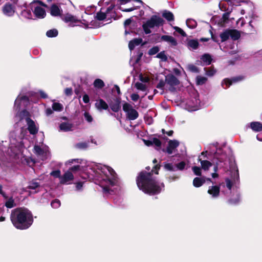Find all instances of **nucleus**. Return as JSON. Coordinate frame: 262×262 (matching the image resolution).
<instances>
[{
  "mask_svg": "<svg viewBox=\"0 0 262 262\" xmlns=\"http://www.w3.org/2000/svg\"><path fill=\"white\" fill-rule=\"evenodd\" d=\"M136 181L138 188L144 193L149 194L159 193L164 188L163 183L157 180L151 172H141Z\"/></svg>",
  "mask_w": 262,
  "mask_h": 262,
  "instance_id": "obj_1",
  "label": "nucleus"
},
{
  "mask_svg": "<svg viewBox=\"0 0 262 262\" xmlns=\"http://www.w3.org/2000/svg\"><path fill=\"white\" fill-rule=\"evenodd\" d=\"M11 221L15 228L24 230L28 228L33 223L31 212L25 208L13 210L11 214Z\"/></svg>",
  "mask_w": 262,
  "mask_h": 262,
  "instance_id": "obj_2",
  "label": "nucleus"
},
{
  "mask_svg": "<svg viewBox=\"0 0 262 262\" xmlns=\"http://www.w3.org/2000/svg\"><path fill=\"white\" fill-rule=\"evenodd\" d=\"M98 170V173L100 175L99 179L103 191L105 193H110V191L114 190L112 187L117 183L116 173L111 167L106 165L100 166Z\"/></svg>",
  "mask_w": 262,
  "mask_h": 262,
  "instance_id": "obj_3",
  "label": "nucleus"
},
{
  "mask_svg": "<svg viewBox=\"0 0 262 262\" xmlns=\"http://www.w3.org/2000/svg\"><path fill=\"white\" fill-rule=\"evenodd\" d=\"M15 118L16 120L19 119L18 124H21L24 121L27 124L28 130L31 134L35 135L38 132V126L29 118V113L27 111L24 110L19 114H17Z\"/></svg>",
  "mask_w": 262,
  "mask_h": 262,
  "instance_id": "obj_4",
  "label": "nucleus"
},
{
  "mask_svg": "<svg viewBox=\"0 0 262 262\" xmlns=\"http://www.w3.org/2000/svg\"><path fill=\"white\" fill-rule=\"evenodd\" d=\"M164 20V19L156 15H154L151 16L150 18L146 21V22L143 24L142 28L146 34H148L151 33L150 28H153L155 27H160L163 25Z\"/></svg>",
  "mask_w": 262,
  "mask_h": 262,
  "instance_id": "obj_5",
  "label": "nucleus"
},
{
  "mask_svg": "<svg viewBox=\"0 0 262 262\" xmlns=\"http://www.w3.org/2000/svg\"><path fill=\"white\" fill-rule=\"evenodd\" d=\"M122 108L128 120H134L138 117L139 114L138 112L130 104L127 103H124L123 105Z\"/></svg>",
  "mask_w": 262,
  "mask_h": 262,
  "instance_id": "obj_6",
  "label": "nucleus"
},
{
  "mask_svg": "<svg viewBox=\"0 0 262 262\" xmlns=\"http://www.w3.org/2000/svg\"><path fill=\"white\" fill-rule=\"evenodd\" d=\"M24 147L25 145V141L23 140L21 141L18 145H16L14 144V143L12 142V140H11V146L10 147V151L9 150L8 151V154L12 156L14 155V156H16L19 154V152H22V148Z\"/></svg>",
  "mask_w": 262,
  "mask_h": 262,
  "instance_id": "obj_7",
  "label": "nucleus"
},
{
  "mask_svg": "<svg viewBox=\"0 0 262 262\" xmlns=\"http://www.w3.org/2000/svg\"><path fill=\"white\" fill-rule=\"evenodd\" d=\"M62 19L65 23H70L69 26L73 27L74 26H81L78 23L81 24V21L80 19L77 18L75 16L72 15L71 14L67 13L66 15L62 18Z\"/></svg>",
  "mask_w": 262,
  "mask_h": 262,
  "instance_id": "obj_8",
  "label": "nucleus"
},
{
  "mask_svg": "<svg viewBox=\"0 0 262 262\" xmlns=\"http://www.w3.org/2000/svg\"><path fill=\"white\" fill-rule=\"evenodd\" d=\"M34 153L42 160L46 159L48 155L47 147L41 145V147L35 145L34 147Z\"/></svg>",
  "mask_w": 262,
  "mask_h": 262,
  "instance_id": "obj_9",
  "label": "nucleus"
},
{
  "mask_svg": "<svg viewBox=\"0 0 262 262\" xmlns=\"http://www.w3.org/2000/svg\"><path fill=\"white\" fill-rule=\"evenodd\" d=\"M74 177L73 173L71 171L67 170L60 178V183L61 184L68 185L71 184L74 180Z\"/></svg>",
  "mask_w": 262,
  "mask_h": 262,
  "instance_id": "obj_10",
  "label": "nucleus"
},
{
  "mask_svg": "<svg viewBox=\"0 0 262 262\" xmlns=\"http://www.w3.org/2000/svg\"><path fill=\"white\" fill-rule=\"evenodd\" d=\"M28 103L29 100L27 96L19 95L15 100L14 108L19 110L21 106H26Z\"/></svg>",
  "mask_w": 262,
  "mask_h": 262,
  "instance_id": "obj_11",
  "label": "nucleus"
},
{
  "mask_svg": "<svg viewBox=\"0 0 262 262\" xmlns=\"http://www.w3.org/2000/svg\"><path fill=\"white\" fill-rule=\"evenodd\" d=\"M2 11L5 15L12 16L15 11V6L13 4L6 3L3 7Z\"/></svg>",
  "mask_w": 262,
  "mask_h": 262,
  "instance_id": "obj_12",
  "label": "nucleus"
},
{
  "mask_svg": "<svg viewBox=\"0 0 262 262\" xmlns=\"http://www.w3.org/2000/svg\"><path fill=\"white\" fill-rule=\"evenodd\" d=\"M166 84L169 85V89L172 91L174 90V86L179 83V81L172 74L167 75L165 77Z\"/></svg>",
  "mask_w": 262,
  "mask_h": 262,
  "instance_id": "obj_13",
  "label": "nucleus"
},
{
  "mask_svg": "<svg viewBox=\"0 0 262 262\" xmlns=\"http://www.w3.org/2000/svg\"><path fill=\"white\" fill-rule=\"evenodd\" d=\"M179 142L176 140H170L168 142L166 151L168 154H171L174 151V149L179 146Z\"/></svg>",
  "mask_w": 262,
  "mask_h": 262,
  "instance_id": "obj_14",
  "label": "nucleus"
},
{
  "mask_svg": "<svg viewBox=\"0 0 262 262\" xmlns=\"http://www.w3.org/2000/svg\"><path fill=\"white\" fill-rule=\"evenodd\" d=\"M243 79V77H237L232 78V79H225L222 82V85L224 89H227L230 85L233 82H238L242 80Z\"/></svg>",
  "mask_w": 262,
  "mask_h": 262,
  "instance_id": "obj_15",
  "label": "nucleus"
},
{
  "mask_svg": "<svg viewBox=\"0 0 262 262\" xmlns=\"http://www.w3.org/2000/svg\"><path fill=\"white\" fill-rule=\"evenodd\" d=\"M220 189L217 186H212L209 187L207 191L212 198H216L219 196Z\"/></svg>",
  "mask_w": 262,
  "mask_h": 262,
  "instance_id": "obj_16",
  "label": "nucleus"
},
{
  "mask_svg": "<svg viewBox=\"0 0 262 262\" xmlns=\"http://www.w3.org/2000/svg\"><path fill=\"white\" fill-rule=\"evenodd\" d=\"M62 10L60 9L59 7L55 4L51 5L50 8V13L53 16H60L62 12Z\"/></svg>",
  "mask_w": 262,
  "mask_h": 262,
  "instance_id": "obj_17",
  "label": "nucleus"
},
{
  "mask_svg": "<svg viewBox=\"0 0 262 262\" xmlns=\"http://www.w3.org/2000/svg\"><path fill=\"white\" fill-rule=\"evenodd\" d=\"M143 40L141 38H136L129 41L128 48L130 51L133 50L136 46H139L142 43Z\"/></svg>",
  "mask_w": 262,
  "mask_h": 262,
  "instance_id": "obj_18",
  "label": "nucleus"
},
{
  "mask_svg": "<svg viewBox=\"0 0 262 262\" xmlns=\"http://www.w3.org/2000/svg\"><path fill=\"white\" fill-rule=\"evenodd\" d=\"M34 13L37 17L41 18H44L46 15L45 10L39 6L35 8Z\"/></svg>",
  "mask_w": 262,
  "mask_h": 262,
  "instance_id": "obj_19",
  "label": "nucleus"
},
{
  "mask_svg": "<svg viewBox=\"0 0 262 262\" xmlns=\"http://www.w3.org/2000/svg\"><path fill=\"white\" fill-rule=\"evenodd\" d=\"M200 59L206 65H210L213 61H214L211 55L209 53H205L202 55L200 57Z\"/></svg>",
  "mask_w": 262,
  "mask_h": 262,
  "instance_id": "obj_20",
  "label": "nucleus"
},
{
  "mask_svg": "<svg viewBox=\"0 0 262 262\" xmlns=\"http://www.w3.org/2000/svg\"><path fill=\"white\" fill-rule=\"evenodd\" d=\"M96 107L99 111L107 110L108 107L107 104L102 99L97 100L95 103Z\"/></svg>",
  "mask_w": 262,
  "mask_h": 262,
  "instance_id": "obj_21",
  "label": "nucleus"
},
{
  "mask_svg": "<svg viewBox=\"0 0 262 262\" xmlns=\"http://www.w3.org/2000/svg\"><path fill=\"white\" fill-rule=\"evenodd\" d=\"M161 39L170 43L171 45L172 46H176L178 44L176 39L171 36L162 35L161 36Z\"/></svg>",
  "mask_w": 262,
  "mask_h": 262,
  "instance_id": "obj_22",
  "label": "nucleus"
},
{
  "mask_svg": "<svg viewBox=\"0 0 262 262\" xmlns=\"http://www.w3.org/2000/svg\"><path fill=\"white\" fill-rule=\"evenodd\" d=\"M72 124L69 122H62L59 125L60 130L62 132H69L72 130Z\"/></svg>",
  "mask_w": 262,
  "mask_h": 262,
  "instance_id": "obj_23",
  "label": "nucleus"
},
{
  "mask_svg": "<svg viewBox=\"0 0 262 262\" xmlns=\"http://www.w3.org/2000/svg\"><path fill=\"white\" fill-rule=\"evenodd\" d=\"M206 181L204 178L196 177L193 179V185L195 187H201Z\"/></svg>",
  "mask_w": 262,
  "mask_h": 262,
  "instance_id": "obj_24",
  "label": "nucleus"
},
{
  "mask_svg": "<svg viewBox=\"0 0 262 262\" xmlns=\"http://www.w3.org/2000/svg\"><path fill=\"white\" fill-rule=\"evenodd\" d=\"M251 129L254 132L262 131V124L259 122H253L250 123Z\"/></svg>",
  "mask_w": 262,
  "mask_h": 262,
  "instance_id": "obj_25",
  "label": "nucleus"
},
{
  "mask_svg": "<svg viewBox=\"0 0 262 262\" xmlns=\"http://www.w3.org/2000/svg\"><path fill=\"white\" fill-rule=\"evenodd\" d=\"M230 37L233 40H237L241 37V34L238 31L233 29H229Z\"/></svg>",
  "mask_w": 262,
  "mask_h": 262,
  "instance_id": "obj_26",
  "label": "nucleus"
},
{
  "mask_svg": "<svg viewBox=\"0 0 262 262\" xmlns=\"http://www.w3.org/2000/svg\"><path fill=\"white\" fill-rule=\"evenodd\" d=\"M162 16L169 21L174 20V15L173 13L170 11L167 10L164 11L162 13Z\"/></svg>",
  "mask_w": 262,
  "mask_h": 262,
  "instance_id": "obj_27",
  "label": "nucleus"
},
{
  "mask_svg": "<svg viewBox=\"0 0 262 262\" xmlns=\"http://www.w3.org/2000/svg\"><path fill=\"white\" fill-rule=\"evenodd\" d=\"M204 70L206 75L208 76H212L216 73V70L213 67H205Z\"/></svg>",
  "mask_w": 262,
  "mask_h": 262,
  "instance_id": "obj_28",
  "label": "nucleus"
},
{
  "mask_svg": "<svg viewBox=\"0 0 262 262\" xmlns=\"http://www.w3.org/2000/svg\"><path fill=\"white\" fill-rule=\"evenodd\" d=\"M220 36L221 38L222 42H224L227 40L230 37L229 29H227L223 32L221 33Z\"/></svg>",
  "mask_w": 262,
  "mask_h": 262,
  "instance_id": "obj_29",
  "label": "nucleus"
},
{
  "mask_svg": "<svg viewBox=\"0 0 262 262\" xmlns=\"http://www.w3.org/2000/svg\"><path fill=\"white\" fill-rule=\"evenodd\" d=\"M186 25L190 29H194L197 26L196 21L193 19H187L186 20Z\"/></svg>",
  "mask_w": 262,
  "mask_h": 262,
  "instance_id": "obj_30",
  "label": "nucleus"
},
{
  "mask_svg": "<svg viewBox=\"0 0 262 262\" xmlns=\"http://www.w3.org/2000/svg\"><path fill=\"white\" fill-rule=\"evenodd\" d=\"M199 43L197 40L191 39L188 42V46L193 50H196L198 48Z\"/></svg>",
  "mask_w": 262,
  "mask_h": 262,
  "instance_id": "obj_31",
  "label": "nucleus"
},
{
  "mask_svg": "<svg viewBox=\"0 0 262 262\" xmlns=\"http://www.w3.org/2000/svg\"><path fill=\"white\" fill-rule=\"evenodd\" d=\"M93 85L95 88L102 89L104 86V83L101 79H96L94 81Z\"/></svg>",
  "mask_w": 262,
  "mask_h": 262,
  "instance_id": "obj_32",
  "label": "nucleus"
},
{
  "mask_svg": "<svg viewBox=\"0 0 262 262\" xmlns=\"http://www.w3.org/2000/svg\"><path fill=\"white\" fill-rule=\"evenodd\" d=\"M58 34V30L56 29H53L47 31L46 35L48 37H55Z\"/></svg>",
  "mask_w": 262,
  "mask_h": 262,
  "instance_id": "obj_33",
  "label": "nucleus"
},
{
  "mask_svg": "<svg viewBox=\"0 0 262 262\" xmlns=\"http://www.w3.org/2000/svg\"><path fill=\"white\" fill-rule=\"evenodd\" d=\"M6 199H7L5 203V206L6 207L8 208H12L15 206V204L14 203V200L12 197L9 198H7Z\"/></svg>",
  "mask_w": 262,
  "mask_h": 262,
  "instance_id": "obj_34",
  "label": "nucleus"
},
{
  "mask_svg": "<svg viewBox=\"0 0 262 262\" xmlns=\"http://www.w3.org/2000/svg\"><path fill=\"white\" fill-rule=\"evenodd\" d=\"M63 106L62 104L58 102H54L52 104V109L54 111L61 112L63 110Z\"/></svg>",
  "mask_w": 262,
  "mask_h": 262,
  "instance_id": "obj_35",
  "label": "nucleus"
},
{
  "mask_svg": "<svg viewBox=\"0 0 262 262\" xmlns=\"http://www.w3.org/2000/svg\"><path fill=\"white\" fill-rule=\"evenodd\" d=\"M143 55V51H142L141 50H139L138 51L137 56L132 57V59H135V62H134L133 64H135L138 63L140 61Z\"/></svg>",
  "mask_w": 262,
  "mask_h": 262,
  "instance_id": "obj_36",
  "label": "nucleus"
},
{
  "mask_svg": "<svg viewBox=\"0 0 262 262\" xmlns=\"http://www.w3.org/2000/svg\"><path fill=\"white\" fill-rule=\"evenodd\" d=\"M201 164L202 168L205 170H208L212 166V164L206 160L201 161Z\"/></svg>",
  "mask_w": 262,
  "mask_h": 262,
  "instance_id": "obj_37",
  "label": "nucleus"
},
{
  "mask_svg": "<svg viewBox=\"0 0 262 262\" xmlns=\"http://www.w3.org/2000/svg\"><path fill=\"white\" fill-rule=\"evenodd\" d=\"M107 13L105 12H102L101 11L97 13L96 18L97 20L102 21L104 20L107 16Z\"/></svg>",
  "mask_w": 262,
  "mask_h": 262,
  "instance_id": "obj_38",
  "label": "nucleus"
},
{
  "mask_svg": "<svg viewBox=\"0 0 262 262\" xmlns=\"http://www.w3.org/2000/svg\"><path fill=\"white\" fill-rule=\"evenodd\" d=\"M207 81V78L205 77L198 76L196 78V82L198 85H202Z\"/></svg>",
  "mask_w": 262,
  "mask_h": 262,
  "instance_id": "obj_39",
  "label": "nucleus"
},
{
  "mask_svg": "<svg viewBox=\"0 0 262 262\" xmlns=\"http://www.w3.org/2000/svg\"><path fill=\"white\" fill-rule=\"evenodd\" d=\"M135 87L139 90L145 91L146 89V86L145 84L138 82L135 84Z\"/></svg>",
  "mask_w": 262,
  "mask_h": 262,
  "instance_id": "obj_40",
  "label": "nucleus"
},
{
  "mask_svg": "<svg viewBox=\"0 0 262 262\" xmlns=\"http://www.w3.org/2000/svg\"><path fill=\"white\" fill-rule=\"evenodd\" d=\"M156 57L161 59L163 61H166L167 60V57L165 54V51H162L159 53L157 55Z\"/></svg>",
  "mask_w": 262,
  "mask_h": 262,
  "instance_id": "obj_41",
  "label": "nucleus"
},
{
  "mask_svg": "<svg viewBox=\"0 0 262 262\" xmlns=\"http://www.w3.org/2000/svg\"><path fill=\"white\" fill-rule=\"evenodd\" d=\"M159 51V48L158 46H155L150 49L148 51V54L154 55Z\"/></svg>",
  "mask_w": 262,
  "mask_h": 262,
  "instance_id": "obj_42",
  "label": "nucleus"
},
{
  "mask_svg": "<svg viewBox=\"0 0 262 262\" xmlns=\"http://www.w3.org/2000/svg\"><path fill=\"white\" fill-rule=\"evenodd\" d=\"M230 12H227L223 13L222 17L221 19V23H225L229 19Z\"/></svg>",
  "mask_w": 262,
  "mask_h": 262,
  "instance_id": "obj_43",
  "label": "nucleus"
},
{
  "mask_svg": "<svg viewBox=\"0 0 262 262\" xmlns=\"http://www.w3.org/2000/svg\"><path fill=\"white\" fill-rule=\"evenodd\" d=\"M21 14L23 16L27 18H31L32 17L31 12L30 10H24L22 11Z\"/></svg>",
  "mask_w": 262,
  "mask_h": 262,
  "instance_id": "obj_44",
  "label": "nucleus"
},
{
  "mask_svg": "<svg viewBox=\"0 0 262 262\" xmlns=\"http://www.w3.org/2000/svg\"><path fill=\"white\" fill-rule=\"evenodd\" d=\"M165 169L169 171H176V169L174 166L171 163H165L164 165Z\"/></svg>",
  "mask_w": 262,
  "mask_h": 262,
  "instance_id": "obj_45",
  "label": "nucleus"
},
{
  "mask_svg": "<svg viewBox=\"0 0 262 262\" xmlns=\"http://www.w3.org/2000/svg\"><path fill=\"white\" fill-rule=\"evenodd\" d=\"M173 28L175 30V31L176 32H177L178 33H179L180 34H181L182 36H183V37H186L187 34L183 31V29H182L181 28H180V27H177V26L173 27Z\"/></svg>",
  "mask_w": 262,
  "mask_h": 262,
  "instance_id": "obj_46",
  "label": "nucleus"
},
{
  "mask_svg": "<svg viewBox=\"0 0 262 262\" xmlns=\"http://www.w3.org/2000/svg\"><path fill=\"white\" fill-rule=\"evenodd\" d=\"M112 110L115 112H117L120 108V104L119 102H116L114 104L111 105Z\"/></svg>",
  "mask_w": 262,
  "mask_h": 262,
  "instance_id": "obj_47",
  "label": "nucleus"
},
{
  "mask_svg": "<svg viewBox=\"0 0 262 262\" xmlns=\"http://www.w3.org/2000/svg\"><path fill=\"white\" fill-rule=\"evenodd\" d=\"M186 164L184 162H181L176 165L175 167L177 170H182L184 169Z\"/></svg>",
  "mask_w": 262,
  "mask_h": 262,
  "instance_id": "obj_48",
  "label": "nucleus"
},
{
  "mask_svg": "<svg viewBox=\"0 0 262 262\" xmlns=\"http://www.w3.org/2000/svg\"><path fill=\"white\" fill-rule=\"evenodd\" d=\"M140 7V6H137V7H130L129 8L123 9L121 7H119V8L121 11H122L123 12H129L133 11L134 10L137 9L139 8Z\"/></svg>",
  "mask_w": 262,
  "mask_h": 262,
  "instance_id": "obj_49",
  "label": "nucleus"
},
{
  "mask_svg": "<svg viewBox=\"0 0 262 262\" xmlns=\"http://www.w3.org/2000/svg\"><path fill=\"white\" fill-rule=\"evenodd\" d=\"M51 206L54 208H57L60 206V202L58 200H55L51 203Z\"/></svg>",
  "mask_w": 262,
  "mask_h": 262,
  "instance_id": "obj_50",
  "label": "nucleus"
},
{
  "mask_svg": "<svg viewBox=\"0 0 262 262\" xmlns=\"http://www.w3.org/2000/svg\"><path fill=\"white\" fill-rule=\"evenodd\" d=\"M50 174L55 177V178H58L60 179V178H61V172L59 170H54L52 171L50 173Z\"/></svg>",
  "mask_w": 262,
  "mask_h": 262,
  "instance_id": "obj_51",
  "label": "nucleus"
},
{
  "mask_svg": "<svg viewBox=\"0 0 262 262\" xmlns=\"http://www.w3.org/2000/svg\"><path fill=\"white\" fill-rule=\"evenodd\" d=\"M192 170L195 175L199 176L201 175V169L200 167L194 166L192 167Z\"/></svg>",
  "mask_w": 262,
  "mask_h": 262,
  "instance_id": "obj_52",
  "label": "nucleus"
},
{
  "mask_svg": "<svg viewBox=\"0 0 262 262\" xmlns=\"http://www.w3.org/2000/svg\"><path fill=\"white\" fill-rule=\"evenodd\" d=\"M76 146L80 149H85L88 147L89 145L87 142H81L77 144Z\"/></svg>",
  "mask_w": 262,
  "mask_h": 262,
  "instance_id": "obj_53",
  "label": "nucleus"
},
{
  "mask_svg": "<svg viewBox=\"0 0 262 262\" xmlns=\"http://www.w3.org/2000/svg\"><path fill=\"white\" fill-rule=\"evenodd\" d=\"M39 186V184L35 181H32L30 183L29 188L30 189H35Z\"/></svg>",
  "mask_w": 262,
  "mask_h": 262,
  "instance_id": "obj_54",
  "label": "nucleus"
},
{
  "mask_svg": "<svg viewBox=\"0 0 262 262\" xmlns=\"http://www.w3.org/2000/svg\"><path fill=\"white\" fill-rule=\"evenodd\" d=\"M84 116L85 119L88 122H91L93 121V118L92 116L88 112H85L84 113Z\"/></svg>",
  "mask_w": 262,
  "mask_h": 262,
  "instance_id": "obj_55",
  "label": "nucleus"
},
{
  "mask_svg": "<svg viewBox=\"0 0 262 262\" xmlns=\"http://www.w3.org/2000/svg\"><path fill=\"white\" fill-rule=\"evenodd\" d=\"M115 1H115V0L114 2L112 1L111 5L106 9V10L105 12L107 14H108L115 8Z\"/></svg>",
  "mask_w": 262,
  "mask_h": 262,
  "instance_id": "obj_56",
  "label": "nucleus"
},
{
  "mask_svg": "<svg viewBox=\"0 0 262 262\" xmlns=\"http://www.w3.org/2000/svg\"><path fill=\"white\" fill-rule=\"evenodd\" d=\"M80 169V166L79 165H76L71 167L68 171H71V172H74L76 171L79 170Z\"/></svg>",
  "mask_w": 262,
  "mask_h": 262,
  "instance_id": "obj_57",
  "label": "nucleus"
},
{
  "mask_svg": "<svg viewBox=\"0 0 262 262\" xmlns=\"http://www.w3.org/2000/svg\"><path fill=\"white\" fill-rule=\"evenodd\" d=\"M152 145H155L158 147H160L161 144V141L157 138H154L152 140Z\"/></svg>",
  "mask_w": 262,
  "mask_h": 262,
  "instance_id": "obj_58",
  "label": "nucleus"
},
{
  "mask_svg": "<svg viewBox=\"0 0 262 262\" xmlns=\"http://www.w3.org/2000/svg\"><path fill=\"white\" fill-rule=\"evenodd\" d=\"M80 160L78 159H71L66 162V165H71L72 164L74 163H79Z\"/></svg>",
  "mask_w": 262,
  "mask_h": 262,
  "instance_id": "obj_59",
  "label": "nucleus"
},
{
  "mask_svg": "<svg viewBox=\"0 0 262 262\" xmlns=\"http://www.w3.org/2000/svg\"><path fill=\"white\" fill-rule=\"evenodd\" d=\"M83 183L81 182H77V183H75L76 190H77V191L81 190L82 189V187H83Z\"/></svg>",
  "mask_w": 262,
  "mask_h": 262,
  "instance_id": "obj_60",
  "label": "nucleus"
},
{
  "mask_svg": "<svg viewBox=\"0 0 262 262\" xmlns=\"http://www.w3.org/2000/svg\"><path fill=\"white\" fill-rule=\"evenodd\" d=\"M182 71L183 69L182 68V67H179L178 68L173 69V72L177 75H179Z\"/></svg>",
  "mask_w": 262,
  "mask_h": 262,
  "instance_id": "obj_61",
  "label": "nucleus"
},
{
  "mask_svg": "<svg viewBox=\"0 0 262 262\" xmlns=\"http://www.w3.org/2000/svg\"><path fill=\"white\" fill-rule=\"evenodd\" d=\"M139 78H140V80L142 82H148L149 80V78L148 77L144 76L142 75H140L139 76Z\"/></svg>",
  "mask_w": 262,
  "mask_h": 262,
  "instance_id": "obj_62",
  "label": "nucleus"
},
{
  "mask_svg": "<svg viewBox=\"0 0 262 262\" xmlns=\"http://www.w3.org/2000/svg\"><path fill=\"white\" fill-rule=\"evenodd\" d=\"M65 94L67 96H71L72 94V88H68L64 90Z\"/></svg>",
  "mask_w": 262,
  "mask_h": 262,
  "instance_id": "obj_63",
  "label": "nucleus"
},
{
  "mask_svg": "<svg viewBox=\"0 0 262 262\" xmlns=\"http://www.w3.org/2000/svg\"><path fill=\"white\" fill-rule=\"evenodd\" d=\"M131 99L134 101H137L139 98V96L137 94H133L130 96Z\"/></svg>",
  "mask_w": 262,
  "mask_h": 262,
  "instance_id": "obj_64",
  "label": "nucleus"
}]
</instances>
